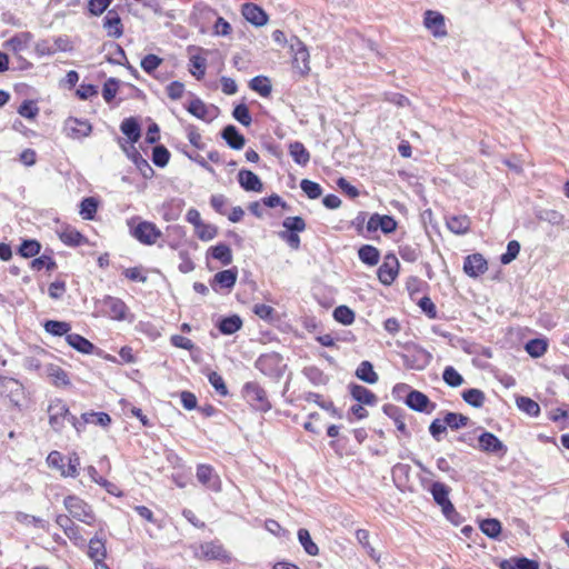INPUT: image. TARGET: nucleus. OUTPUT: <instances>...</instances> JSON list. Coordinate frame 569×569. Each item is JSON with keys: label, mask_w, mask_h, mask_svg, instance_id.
Returning <instances> with one entry per match:
<instances>
[{"label": "nucleus", "mask_w": 569, "mask_h": 569, "mask_svg": "<svg viewBox=\"0 0 569 569\" xmlns=\"http://www.w3.org/2000/svg\"><path fill=\"white\" fill-rule=\"evenodd\" d=\"M47 413L49 425L54 432L61 433L68 422L79 436L82 433L81 420L70 412L68 405L62 399H52L47 408Z\"/></svg>", "instance_id": "nucleus-1"}, {"label": "nucleus", "mask_w": 569, "mask_h": 569, "mask_svg": "<svg viewBox=\"0 0 569 569\" xmlns=\"http://www.w3.org/2000/svg\"><path fill=\"white\" fill-rule=\"evenodd\" d=\"M63 505L73 519L86 525H92L96 521V516L91 506L78 496H67L63 500Z\"/></svg>", "instance_id": "nucleus-2"}, {"label": "nucleus", "mask_w": 569, "mask_h": 569, "mask_svg": "<svg viewBox=\"0 0 569 569\" xmlns=\"http://www.w3.org/2000/svg\"><path fill=\"white\" fill-rule=\"evenodd\" d=\"M243 396L257 410L268 411L271 408L267 392L257 382H247L243 387Z\"/></svg>", "instance_id": "nucleus-3"}, {"label": "nucleus", "mask_w": 569, "mask_h": 569, "mask_svg": "<svg viewBox=\"0 0 569 569\" xmlns=\"http://www.w3.org/2000/svg\"><path fill=\"white\" fill-rule=\"evenodd\" d=\"M0 395L7 397L13 406L20 407L24 398V388L17 379L8 377L7 379H1Z\"/></svg>", "instance_id": "nucleus-4"}, {"label": "nucleus", "mask_w": 569, "mask_h": 569, "mask_svg": "<svg viewBox=\"0 0 569 569\" xmlns=\"http://www.w3.org/2000/svg\"><path fill=\"white\" fill-rule=\"evenodd\" d=\"M161 234L160 229L149 221H141L132 229V236L143 244L156 243Z\"/></svg>", "instance_id": "nucleus-5"}, {"label": "nucleus", "mask_w": 569, "mask_h": 569, "mask_svg": "<svg viewBox=\"0 0 569 569\" xmlns=\"http://www.w3.org/2000/svg\"><path fill=\"white\" fill-rule=\"evenodd\" d=\"M479 449L487 453H495L505 456L508 448L507 446L493 433L483 431L479 438Z\"/></svg>", "instance_id": "nucleus-6"}, {"label": "nucleus", "mask_w": 569, "mask_h": 569, "mask_svg": "<svg viewBox=\"0 0 569 569\" xmlns=\"http://www.w3.org/2000/svg\"><path fill=\"white\" fill-rule=\"evenodd\" d=\"M101 305L103 308V313L110 317L113 320H124L128 308L126 303L116 297L106 296L101 300Z\"/></svg>", "instance_id": "nucleus-7"}, {"label": "nucleus", "mask_w": 569, "mask_h": 569, "mask_svg": "<svg viewBox=\"0 0 569 569\" xmlns=\"http://www.w3.org/2000/svg\"><path fill=\"white\" fill-rule=\"evenodd\" d=\"M399 269V261L395 254H387L385 257V261L378 269V278L382 284L389 286L391 284L397 274Z\"/></svg>", "instance_id": "nucleus-8"}, {"label": "nucleus", "mask_w": 569, "mask_h": 569, "mask_svg": "<svg viewBox=\"0 0 569 569\" xmlns=\"http://www.w3.org/2000/svg\"><path fill=\"white\" fill-rule=\"evenodd\" d=\"M63 129L67 136L72 139H81L88 137L92 131V127L88 120H81L73 117H69L64 121Z\"/></svg>", "instance_id": "nucleus-9"}, {"label": "nucleus", "mask_w": 569, "mask_h": 569, "mask_svg": "<svg viewBox=\"0 0 569 569\" xmlns=\"http://www.w3.org/2000/svg\"><path fill=\"white\" fill-rule=\"evenodd\" d=\"M291 48L293 50L292 67L296 70H298V72L301 76L308 74L310 71V66H309L310 56H309V51H308L307 47L301 41H299L297 39L296 44H291Z\"/></svg>", "instance_id": "nucleus-10"}, {"label": "nucleus", "mask_w": 569, "mask_h": 569, "mask_svg": "<svg viewBox=\"0 0 569 569\" xmlns=\"http://www.w3.org/2000/svg\"><path fill=\"white\" fill-rule=\"evenodd\" d=\"M187 110L196 118L206 122H211L217 117V108L213 106H207L199 98L191 100Z\"/></svg>", "instance_id": "nucleus-11"}, {"label": "nucleus", "mask_w": 569, "mask_h": 569, "mask_svg": "<svg viewBox=\"0 0 569 569\" xmlns=\"http://www.w3.org/2000/svg\"><path fill=\"white\" fill-rule=\"evenodd\" d=\"M197 479L200 483L212 491H219L221 488L219 476L209 465H199L197 467Z\"/></svg>", "instance_id": "nucleus-12"}, {"label": "nucleus", "mask_w": 569, "mask_h": 569, "mask_svg": "<svg viewBox=\"0 0 569 569\" xmlns=\"http://www.w3.org/2000/svg\"><path fill=\"white\" fill-rule=\"evenodd\" d=\"M406 403L418 412H431L436 408V403L430 402L429 398L418 390L409 391Z\"/></svg>", "instance_id": "nucleus-13"}, {"label": "nucleus", "mask_w": 569, "mask_h": 569, "mask_svg": "<svg viewBox=\"0 0 569 569\" xmlns=\"http://www.w3.org/2000/svg\"><path fill=\"white\" fill-rule=\"evenodd\" d=\"M423 23L431 33L437 37H445L447 34L445 18L441 13L437 11L428 10L425 13Z\"/></svg>", "instance_id": "nucleus-14"}, {"label": "nucleus", "mask_w": 569, "mask_h": 569, "mask_svg": "<svg viewBox=\"0 0 569 569\" xmlns=\"http://www.w3.org/2000/svg\"><path fill=\"white\" fill-rule=\"evenodd\" d=\"M488 269L487 260L480 253H473L465 259L463 271L472 278L485 273Z\"/></svg>", "instance_id": "nucleus-15"}, {"label": "nucleus", "mask_w": 569, "mask_h": 569, "mask_svg": "<svg viewBox=\"0 0 569 569\" xmlns=\"http://www.w3.org/2000/svg\"><path fill=\"white\" fill-rule=\"evenodd\" d=\"M241 12L248 22H250L257 27H262L268 21L267 13L257 4L246 3V4H243Z\"/></svg>", "instance_id": "nucleus-16"}, {"label": "nucleus", "mask_w": 569, "mask_h": 569, "mask_svg": "<svg viewBox=\"0 0 569 569\" xmlns=\"http://www.w3.org/2000/svg\"><path fill=\"white\" fill-rule=\"evenodd\" d=\"M103 28L107 30V34L112 38H120L123 33L121 18L119 13L111 9L107 12L103 19Z\"/></svg>", "instance_id": "nucleus-17"}, {"label": "nucleus", "mask_w": 569, "mask_h": 569, "mask_svg": "<svg viewBox=\"0 0 569 569\" xmlns=\"http://www.w3.org/2000/svg\"><path fill=\"white\" fill-rule=\"evenodd\" d=\"M221 137L226 143L234 150H241L246 144L243 134L233 124H228L221 131Z\"/></svg>", "instance_id": "nucleus-18"}, {"label": "nucleus", "mask_w": 569, "mask_h": 569, "mask_svg": "<svg viewBox=\"0 0 569 569\" xmlns=\"http://www.w3.org/2000/svg\"><path fill=\"white\" fill-rule=\"evenodd\" d=\"M237 278H238L237 268L222 270L214 274L211 286H212L213 290H217L216 286H219L220 288L230 290L236 284Z\"/></svg>", "instance_id": "nucleus-19"}, {"label": "nucleus", "mask_w": 569, "mask_h": 569, "mask_svg": "<svg viewBox=\"0 0 569 569\" xmlns=\"http://www.w3.org/2000/svg\"><path fill=\"white\" fill-rule=\"evenodd\" d=\"M238 180H239V183L240 186L246 190V191H256V192H260L262 191V182L260 180V178L252 171L250 170H240L239 173H238Z\"/></svg>", "instance_id": "nucleus-20"}, {"label": "nucleus", "mask_w": 569, "mask_h": 569, "mask_svg": "<svg viewBox=\"0 0 569 569\" xmlns=\"http://www.w3.org/2000/svg\"><path fill=\"white\" fill-rule=\"evenodd\" d=\"M88 556L94 562V566L104 563L107 557L104 541L97 536L91 538L88 546Z\"/></svg>", "instance_id": "nucleus-21"}, {"label": "nucleus", "mask_w": 569, "mask_h": 569, "mask_svg": "<svg viewBox=\"0 0 569 569\" xmlns=\"http://www.w3.org/2000/svg\"><path fill=\"white\" fill-rule=\"evenodd\" d=\"M350 393L360 405L373 406L377 402V396L363 386L350 385Z\"/></svg>", "instance_id": "nucleus-22"}, {"label": "nucleus", "mask_w": 569, "mask_h": 569, "mask_svg": "<svg viewBox=\"0 0 569 569\" xmlns=\"http://www.w3.org/2000/svg\"><path fill=\"white\" fill-rule=\"evenodd\" d=\"M199 549L200 556L206 559H224L228 557L224 548L218 541L204 542Z\"/></svg>", "instance_id": "nucleus-23"}, {"label": "nucleus", "mask_w": 569, "mask_h": 569, "mask_svg": "<svg viewBox=\"0 0 569 569\" xmlns=\"http://www.w3.org/2000/svg\"><path fill=\"white\" fill-rule=\"evenodd\" d=\"M79 419L81 420L82 432L88 423L108 427L111 422L110 416L106 412H84Z\"/></svg>", "instance_id": "nucleus-24"}, {"label": "nucleus", "mask_w": 569, "mask_h": 569, "mask_svg": "<svg viewBox=\"0 0 569 569\" xmlns=\"http://www.w3.org/2000/svg\"><path fill=\"white\" fill-rule=\"evenodd\" d=\"M66 340L68 345L71 346L73 349L86 355L91 353L94 349L93 343H91L88 339L78 333L67 335Z\"/></svg>", "instance_id": "nucleus-25"}, {"label": "nucleus", "mask_w": 569, "mask_h": 569, "mask_svg": "<svg viewBox=\"0 0 569 569\" xmlns=\"http://www.w3.org/2000/svg\"><path fill=\"white\" fill-rule=\"evenodd\" d=\"M120 129L132 143L137 142L141 137L140 124L134 118L124 119L121 122Z\"/></svg>", "instance_id": "nucleus-26"}, {"label": "nucleus", "mask_w": 569, "mask_h": 569, "mask_svg": "<svg viewBox=\"0 0 569 569\" xmlns=\"http://www.w3.org/2000/svg\"><path fill=\"white\" fill-rule=\"evenodd\" d=\"M289 153L293 161L300 166H306L310 160L309 151L299 141H295L289 144Z\"/></svg>", "instance_id": "nucleus-27"}, {"label": "nucleus", "mask_w": 569, "mask_h": 569, "mask_svg": "<svg viewBox=\"0 0 569 569\" xmlns=\"http://www.w3.org/2000/svg\"><path fill=\"white\" fill-rule=\"evenodd\" d=\"M447 227L453 233L463 234L470 228V220L467 216H451L447 219Z\"/></svg>", "instance_id": "nucleus-28"}, {"label": "nucleus", "mask_w": 569, "mask_h": 569, "mask_svg": "<svg viewBox=\"0 0 569 569\" xmlns=\"http://www.w3.org/2000/svg\"><path fill=\"white\" fill-rule=\"evenodd\" d=\"M242 320L238 315H232L220 320L218 328L223 335H232L240 330Z\"/></svg>", "instance_id": "nucleus-29"}, {"label": "nucleus", "mask_w": 569, "mask_h": 569, "mask_svg": "<svg viewBox=\"0 0 569 569\" xmlns=\"http://www.w3.org/2000/svg\"><path fill=\"white\" fill-rule=\"evenodd\" d=\"M356 376L360 380L367 383H376L378 381V375L373 370V366L370 361H362L356 370Z\"/></svg>", "instance_id": "nucleus-30"}, {"label": "nucleus", "mask_w": 569, "mask_h": 569, "mask_svg": "<svg viewBox=\"0 0 569 569\" xmlns=\"http://www.w3.org/2000/svg\"><path fill=\"white\" fill-rule=\"evenodd\" d=\"M358 256L361 262L368 266H376L380 259L379 250L370 244H363L362 247H360V249L358 250Z\"/></svg>", "instance_id": "nucleus-31"}, {"label": "nucleus", "mask_w": 569, "mask_h": 569, "mask_svg": "<svg viewBox=\"0 0 569 569\" xmlns=\"http://www.w3.org/2000/svg\"><path fill=\"white\" fill-rule=\"evenodd\" d=\"M429 491L439 507L449 500L450 488L442 482L435 481Z\"/></svg>", "instance_id": "nucleus-32"}, {"label": "nucleus", "mask_w": 569, "mask_h": 569, "mask_svg": "<svg viewBox=\"0 0 569 569\" xmlns=\"http://www.w3.org/2000/svg\"><path fill=\"white\" fill-rule=\"evenodd\" d=\"M60 239L63 243L72 247H78L87 242L86 238L73 228H66L60 233Z\"/></svg>", "instance_id": "nucleus-33"}, {"label": "nucleus", "mask_w": 569, "mask_h": 569, "mask_svg": "<svg viewBox=\"0 0 569 569\" xmlns=\"http://www.w3.org/2000/svg\"><path fill=\"white\" fill-rule=\"evenodd\" d=\"M211 257L219 260L223 266L232 262V252L229 246L219 243L210 248Z\"/></svg>", "instance_id": "nucleus-34"}, {"label": "nucleus", "mask_w": 569, "mask_h": 569, "mask_svg": "<svg viewBox=\"0 0 569 569\" xmlns=\"http://www.w3.org/2000/svg\"><path fill=\"white\" fill-rule=\"evenodd\" d=\"M461 396L462 399L473 408H481L486 400L485 393L476 388L465 390Z\"/></svg>", "instance_id": "nucleus-35"}, {"label": "nucleus", "mask_w": 569, "mask_h": 569, "mask_svg": "<svg viewBox=\"0 0 569 569\" xmlns=\"http://www.w3.org/2000/svg\"><path fill=\"white\" fill-rule=\"evenodd\" d=\"M298 539L303 550L309 556H317L319 553L318 546L312 541L309 531L305 528L298 530Z\"/></svg>", "instance_id": "nucleus-36"}, {"label": "nucleus", "mask_w": 569, "mask_h": 569, "mask_svg": "<svg viewBox=\"0 0 569 569\" xmlns=\"http://www.w3.org/2000/svg\"><path fill=\"white\" fill-rule=\"evenodd\" d=\"M250 88L258 92L261 97H269L271 93V84L267 77L258 76L251 79L249 83Z\"/></svg>", "instance_id": "nucleus-37"}, {"label": "nucleus", "mask_w": 569, "mask_h": 569, "mask_svg": "<svg viewBox=\"0 0 569 569\" xmlns=\"http://www.w3.org/2000/svg\"><path fill=\"white\" fill-rule=\"evenodd\" d=\"M516 403L521 411L526 412L530 417H538L540 413L539 405L528 397H518L516 399Z\"/></svg>", "instance_id": "nucleus-38"}, {"label": "nucleus", "mask_w": 569, "mask_h": 569, "mask_svg": "<svg viewBox=\"0 0 569 569\" xmlns=\"http://www.w3.org/2000/svg\"><path fill=\"white\" fill-rule=\"evenodd\" d=\"M44 329L48 333H51L52 336L61 337L64 335H69L71 326L64 321L48 320L44 323Z\"/></svg>", "instance_id": "nucleus-39"}, {"label": "nucleus", "mask_w": 569, "mask_h": 569, "mask_svg": "<svg viewBox=\"0 0 569 569\" xmlns=\"http://www.w3.org/2000/svg\"><path fill=\"white\" fill-rule=\"evenodd\" d=\"M547 348L548 343L543 339H531L525 346V350L533 358L543 356L547 351Z\"/></svg>", "instance_id": "nucleus-40"}, {"label": "nucleus", "mask_w": 569, "mask_h": 569, "mask_svg": "<svg viewBox=\"0 0 569 569\" xmlns=\"http://www.w3.org/2000/svg\"><path fill=\"white\" fill-rule=\"evenodd\" d=\"M443 381L452 388H457L465 382L463 377L452 367L447 366L442 372Z\"/></svg>", "instance_id": "nucleus-41"}, {"label": "nucleus", "mask_w": 569, "mask_h": 569, "mask_svg": "<svg viewBox=\"0 0 569 569\" xmlns=\"http://www.w3.org/2000/svg\"><path fill=\"white\" fill-rule=\"evenodd\" d=\"M480 529L489 538H497L501 532V523L497 519L488 518L480 522Z\"/></svg>", "instance_id": "nucleus-42"}, {"label": "nucleus", "mask_w": 569, "mask_h": 569, "mask_svg": "<svg viewBox=\"0 0 569 569\" xmlns=\"http://www.w3.org/2000/svg\"><path fill=\"white\" fill-rule=\"evenodd\" d=\"M336 321L349 326L355 321V312L347 306H339L333 311Z\"/></svg>", "instance_id": "nucleus-43"}, {"label": "nucleus", "mask_w": 569, "mask_h": 569, "mask_svg": "<svg viewBox=\"0 0 569 569\" xmlns=\"http://www.w3.org/2000/svg\"><path fill=\"white\" fill-rule=\"evenodd\" d=\"M469 418L461 413L456 412H447L445 416L446 426L450 427L453 430L460 429L468 425Z\"/></svg>", "instance_id": "nucleus-44"}, {"label": "nucleus", "mask_w": 569, "mask_h": 569, "mask_svg": "<svg viewBox=\"0 0 569 569\" xmlns=\"http://www.w3.org/2000/svg\"><path fill=\"white\" fill-rule=\"evenodd\" d=\"M98 208V202L94 198L88 197L84 198L80 203V214L86 220H91L94 217V213Z\"/></svg>", "instance_id": "nucleus-45"}, {"label": "nucleus", "mask_w": 569, "mask_h": 569, "mask_svg": "<svg viewBox=\"0 0 569 569\" xmlns=\"http://www.w3.org/2000/svg\"><path fill=\"white\" fill-rule=\"evenodd\" d=\"M189 71L198 80L202 79L206 73V59L201 56H191Z\"/></svg>", "instance_id": "nucleus-46"}, {"label": "nucleus", "mask_w": 569, "mask_h": 569, "mask_svg": "<svg viewBox=\"0 0 569 569\" xmlns=\"http://www.w3.org/2000/svg\"><path fill=\"white\" fill-rule=\"evenodd\" d=\"M170 152L163 146H156L152 150V161L157 167L163 168L168 164Z\"/></svg>", "instance_id": "nucleus-47"}, {"label": "nucleus", "mask_w": 569, "mask_h": 569, "mask_svg": "<svg viewBox=\"0 0 569 569\" xmlns=\"http://www.w3.org/2000/svg\"><path fill=\"white\" fill-rule=\"evenodd\" d=\"M300 188L310 199H318L322 194L320 184L309 179L301 180Z\"/></svg>", "instance_id": "nucleus-48"}, {"label": "nucleus", "mask_w": 569, "mask_h": 569, "mask_svg": "<svg viewBox=\"0 0 569 569\" xmlns=\"http://www.w3.org/2000/svg\"><path fill=\"white\" fill-rule=\"evenodd\" d=\"M232 116L244 127H249L251 124L252 118L249 108L243 103L234 107Z\"/></svg>", "instance_id": "nucleus-49"}, {"label": "nucleus", "mask_w": 569, "mask_h": 569, "mask_svg": "<svg viewBox=\"0 0 569 569\" xmlns=\"http://www.w3.org/2000/svg\"><path fill=\"white\" fill-rule=\"evenodd\" d=\"M40 243L37 240H23L19 248V253L24 258H31L39 253Z\"/></svg>", "instance_id": "nucleus-50"}, {"label": "nucleus", "mask_w": 569, "mask_h": 569, "mask_svg": "<svg viewBox=\"0 0 569 569\" xmlns=\"http://www.w3.org/2000/svg\"><path fill=\"white\" fill-rule=\"evenodd\" d=\"M520 252V243L517 240H511L507 244V251L501 254L500 261L502 264H509L513 261Z\"/></svg>", "instance_id": "nucleus-51"}, {"label": "nucleus", "mask_w": 569, "mask_h": 569, "mask_svg": "<svg viewBox=\"0 0 569 569\" xmlns=\"http://www.w3.org/2000/svg\"><path fill=\"white\" fill-rule=\"evenodd\" d=\"M18 113L26 119H34L39 113L37 103L32 100H24L18 109Z\"/></svg>", "instance_id": "nucleus-52"}, {"label": "nucleus", "mask_w": 569, "mask_h": 569, "mask_svg": "<svg viewBox=\"0 0 569 569\" xmlns=\"http://www.w3.org/2000/svg\"><path fill=\"white\" fill-rule=\"evenodd\" d=\"M282 226L290 232H302L306 229L305 220L298 216L287 217L283 220Z\"/></svg>", "instance_id": "nucleus-53"}, {"label": "nucleus", "mask_w": 569, "mask_h": 569, "mask_svg": "<svg viewBox=\"0 0 569 569\" xmlns=\"http://www.w3.org/2000/svg\"><path fill=\"white\" fill-rule=\"evenodd\" d=\"M31 268L38 271L46 268L47 270L51 271L57 268V263L51 257L42 254L32 260Z\"/></svg>", "instance_id": "nucleus-54"}, {"label": "nucleus", "mask_w": 569, "mask_h": 569, "mask_svg": "<svg viewBox=\"0 0 569 569\" xmlns=\"http://www.w3.org/2000/svg\"><path fill=\"white\" fill-rule=\"evenodd\" d=\"M161 63L162 59L160 57L149 53L141 60L140 66L144 72L151 74Z\"/></svg>", "instance_id": "nucleus-55"}, {"label": "nucleus", "mask_w": 569, "mask_h": 569, "mask_svg": "<svg viewBox=\"0 0 569 569\" xmlns=\"http://www.w3.org/2000/svg\"><path fill=\"white\" fill-rule=\"evenodd\" d=\"M119 81L114 78H109L102 89V97L107 102H111L118 92Z\"/></svg>", "instance_id": "nucleus-56"}, {"label": "nucleus", "mask_w": 569, "mask_h": 569, "mask_svg": "<svg viewBox=\"0 0 569 569\" xmlns=\"http://www.w3.org/2000/svg\"><path fill=\"white\" fill-rule=\"evenodd\" d=\"M208 379H209V382L211 383V386L216 389V391L220 396L228 395V389L224 383V380L218 372H216V371L210 372L208 376Z\"/></svg>", "instance_id": "nucleus-57"}, {"label": "nucleus", "mask_w": 569, "mask_h": 569, "mask_svg": "<svg viewBox=\"0 0 569 569\" xmlns=\"http://www.w3.org/2000/svg\"><path fill=\"white\" fill-rule=\"evenodd\" d=\"M80 466V458L77 453H72L69 457V462L67 469L61 470V475L63 477L76 478L79 475L78 468Z\"/></svg>", "instance_id": "nucleus-58"}, {"label": "nucleus", "mask_w": 569, "mask_h": 569, "mask_svg": "<svg viewBox=\"0 0 569 569\" xmlns=\"http://www.w3.org/2000/svg\"><path fill=\"white\" fill-rule=\"evenodd\" d=\"M196 233L199 239L209 241L216 237L217 228L212 224H206L202 222L199 227L196 228Z\"/></svg>", "instance_id": "nucleus-59"}, {"label": "nucleus", "mask_w": 569, "mask_h": 569, "mask_svg": "<svg viewBox=\"0 0 569 569\" xmlns=\"http://www.w3.org/2000/svg\"><path fill=\"white\" fill-rule=\"evenodd\" d=\"M133 162L137 164V167L139 168L144 178H149L153 174V169L142 158V156L137 151V149H133Z\"/></svg>", "instance_id": "nucleus-60"}, {"label": "nucleus", "mask_w": 569, "mask_h": 569, "mask_svg": "<svg viewBox=\"0 0 569 569\" xmlns=\"http://www.w3.org/2000/svg\"><path fill=\"white\" fill-rule=\"evenodd\" d=\"M17 520L26 525H33L40 529H47L48 527V522L44 519L27 513H19Z\"/></svg>", "instance_id": "nucleus-61"}, {"label": "nucleus", "mask_w": 569, "mask_h": 569, "mask_svg": "<svg viewBox=\"0 0 569 569\" xmlns=\"http://www.w3.org/2000/svg\"><path fill=\"white\" fill-rule=\"evenodd\" d=\"M112 0H89L88 10L93 16L102 14L110 6Z\"/></svg>", "instance_id": "nucleus-62"}, {"label": "nucleus", "mask_w": 569, "mask_h": 569, "mask_svg": "<svg viewBox=\"0 0 569 569\" xmlns=\"http://www.w3.org/2000/svg\"><path fill=\"white\" fill-rule=\"evenodd\" d=\"M378 223H379V229L383 232V233H391L396 230L397 228V221L391 217V216H380L379 214V218H378Z\"/></svg>", "instance_id": "nucleus-63"}, {"label": "nucleus", "mask_w": 569, "mask_h": 569, "mask_svg": "<svg viewBox=\"0 0 569 569\" xmlns=\"http://www.w3.org/2000/svg\"><path fill=\"white\" fill-rule=\"evenodd\" d=\"M440 508H441L443 516L449 521H451L452 523H456V525L459 523L460 516L456 511V508L452 505V502L450 501V499L447 502H445L443 505H441Z\"/></svg>", "instance_id": "nucleus-64"}]
</instances>
